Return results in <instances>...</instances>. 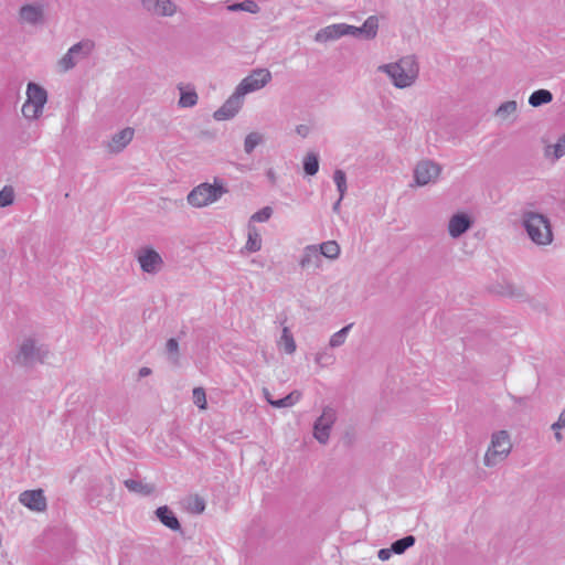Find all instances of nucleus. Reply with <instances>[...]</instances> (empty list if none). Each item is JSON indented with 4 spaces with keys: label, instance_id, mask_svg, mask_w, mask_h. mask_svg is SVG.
<instances>
[{
    "label": "nucleus",
    "instance_id": "9b49d317",
    "mask_svg": "<svg viewBox=\"0 0 565 565\" xmlns=\"http://www.w3.org/2000/svg\"><path fill=\"white\" fill-rule=\"evenodd\" d=\"M137 260L143 273L157 274L160 271L163 259L152 247L146 246L137 252Z\"/></svg>",
    "mask_w": 565,
    "mask_h": 565
},
{
    "label": "nucleus",
    "instance_id": "cd10ccee",
    "mask_svg": "<svg viewBox=\"0 0 565 565\" xmlns=\"http://www.w3.org/2000/svg\"><path fill=\"white\" fill-rule=\"evenodd\" d=\"M518 111V103L515 100H508L502 103L495 110V117L501 120H507L510 116L515 115Z\"/></svg>",
    "mask_w": 565,
    "mask_h": 565
},
{
    "label": "nucleus",
    "instance_id": "ddd939ff",
    "mask_svg": "<svg viewBox=\"0 0 565 565\" xmlns=\"http://www.w3.org/2000/svg\"><path fill=\"white\" fill-rule=\"evenodd\" d=\"M347 35L354 38H363L365 40H373L377 35L379 19L376 15H370L361 26L347 24Z\"/></svg>",
    "mask_w": 565,
    "mask_h": 565
},
{
    "label": "nucleus",
    "instance_id": "2f4dec72",
    "mask_svg": "<svg viewBox=\"0 0 565 565\" xmlns=\"http://www.w3.org/2000/svg\"><path fill=\"white\" fill-rule=\"evenodd\" d=\"M416 542L415 536L406 535L402 539L394 541L391 548L394 554H403L407 548L412 547Z\"/></svg>",
    "mask_w": 565,
    "mask_h": 565
},
{
    "label": "nucleus",
    "instance_id": "6e6552de",
    "mask_svg": "<svg viewBox=\"0 0 565 565\" xmlns=\"http://www.w3.org/2000/svg\"><path fill=\"white\" fill-rule=\"evenodd\" d=\"M271 78L273 76L269 70L255 68L249 73V75L241 81L235 89L237 90V95L245 96L246 94L265 87L271 81Z\"/></svg>",
    "mask_w": 565,
    "mask_h": 565
},
{
    "label": "nucleus",
    "instance_id": "dca6fc26",
    "mask_svg": "<svg viewBox=\"0 0 565 565\" xmlns=\"http://www.w3.org/2000/svg\"><path fill=\"white\" fill-rule=\"evenodd\" d=\"M142 8L158 17H172L177 12V4L172 0H139Z\"/></svg>",
    "mask_w": 565,
    "mask_h": 565
},
{
    "label": "nucleus",
    "instance_id": "c9c22d12",
    "mask_svg": "<svg viewBox=\"0 0 565 565\" xmlns=\"http://www.w3.org/2000/svg\"><path fill=\"white\" fill-rule=\"evenodd\" d=\"M333 181L339 191L340 200H342L347 192V175H345L344 171L337 169L333 173Z\"/></svg>",
    "mask_w": 565,
    "mask_h": 565
},
{
    "label": "nucleus",
    "instance_id": "b1692460",
    "mask_svg": "<svg viewBox=\"0 0 565 565\" xmlns=\"http://www.w3.org/2000/svg\"><path fill=\"white\" fill-rule=\"evenodd\" d=\"M301 398V393L297 390L290 392L288 395H286L282 398L279 399H268V404L271 405L275 408H285V407H291L297 402H299Z\"/></svg>",
    "mask_w": 565,
    "mask_h": 565
},
{
    "label": "nucleus",
    "instance_id": "f8f14e48",
    "mask_svg": "<svg viewBox=\"0 0 565 565\" xmlns=\"http://www.w3.org/2000/svg\"><path fill=\"white\" fill-rule=\"evenodd\" d=\"M243 97V95H237L235 89L225 103L214 111L213 118L218 121L232 119L242 108Z\"/></svg>",
    "mask_w": 565,
    "mask_h": 565
},
{
    "label": "nucleus",
    "instance_id": "a211bd4d",
    "mask_svg": "<svg viewBox=\"0 0 565 565\" xmlns=\"http://www.w3.org/2000/svg\"><path fill=\"white\" fill-rule=\"evenodd\" d=\"M345 26V23H334L322 28L316 33L315 41L319 43H326L329 41L338 40L347 35Z\"/></svg>",
    "mask_w": 565,
    "mask_h": 565
},
{
    "label": "nucleus",
    "instance_id": "c03bdc74",
    "mask_svg": "<svg viewBox=\"0 0 565 565\" xmlns=\"http://www.w3.org/2000/svg\"><path fill=\"white\" fill-rule=\"evenodd\" d=\"M393 551L392 548H381L377 553V556L381 561H387L392 556Z\"/></svg>",
    "mask_w": 565,
    "mask_h": 565
},
{
    "label": "nucleus",
    "instance_id": "49530a36",
    "mask_svg": "<svg viewBox=\"0 0 565 565\" xmlns=\"http://www.w3.org/2000/svg\"><path fill=\"white\" fill-rule=\"evenodd\" d=\"M266 175L268 178V180L270 181L271 184H275L276 183V173L273 169H268L267 172H266Z\"/></svg>",
    "mask_w": 565,
    "mask_h": 565
},
{
    "label": "nucleus",
    "instance_id": "aec40b11",
    "mask_svg": "<svg viewBox=\"0 0 565 565\" xmlns=\"http://www.w3.org/2000/svg\"><path fill=\"white\" fill-rule=\"evenodd\" d=\"M132 137L134 129L129 127L120 130L119 132H116L108 143L109 151L114 153L122 151L127 147V145L132 140Z\"/></svg>",
    "mask_w": 565,
    "mask_h": 565
},
{
    "label": "nucleus",
    "instance_id": "4c0bfd02",
    "mask_svg": "<svg viewBox=\"0 0 565 565\" xmlns=\"http://www.w3.org/2000/svg\"><path fill=\"white\" fill-rule=\"evenodd\" d=\"M166 349L168 354L170 355V360L177 364L179 361V343L174 338H171L167 341Z\"/></svg>",
    "mask_w": 565,
    "mask_h": 565
},
{
    "label": "nucleus",
    "instance_id": "423d86ee",
    "mask_svg": "<svg viewBox=\"0 0 565 565\" xmlns=\"http://www.w3.org/2000/svg\"><path fill=\"white\" fill-rule=\"evenodd\" d=\"M512 448L510 436L507 430H499L492 434L491 444L484 455L483 462L487 467H494L503 461Z\"/></svg>",
    "mask_w": 565,
    "mask_h": 565
},
{
    "label": "nucleus",
    "instance_id": "1a4fd4ad",
    "mask_svg": "<svg viewBox=\"0 0 565 565\" xmlns=\"http://www.w3.org/2000/svg\"><path fill=\"white\" fill-rule=\"evenodd\" d=\"M337 419V412L330 406H326L320 417L313 424V437L320 444H327L330 437V430Z\"/></svg>",
    "mask_w": 565,
    "mask_h": 565
},
{
    "label": "nucleus",
    "instance_id": "a19ab883",
    "mask_svg": "<svg viewBox=\"0 0 565 565\" xmlns=\"http://www.w3.org/2000/svg\"><path fill=\"white\" fill-rule=\"evenodd\" d=\"M334 361L333 354L329 352H320L316 355V362L322 366L332 364Z\"/></svg>",
    "mask_w": 565,
    "mask_h": 565
},
{
    "label": "nucleus",
    "instance_id": "a878e982",
    "mask_svg": "<svg viewBox=\"0 0 565 565\" xmlns=\"http://www.w3.org/2000/svg\"><path fill=\"white\" fill-rule=\"evenodd\" d=\"M125 487L130 491L142 495H149L153 492L152 484L142 483L135 479H127L124 481Z\"/></svg>",
    "mask_w": 565,
    "mask_h": 565
},
{
    "label": "nucleus",
    "instance_id": "20e7f679",
    "mask_svg": "<svg viewBox=\"0 0 565 565\" xmlns=\"http://www.w3.org/2000/svg\"><path fill=\"white\" fill-rule=\"evenodd\" d=\"M49 353V349L45 345H38L34 339L28 338L20 344L12 361L18 365L29 367L35 363H43L47 359Z\"/></svg>",
    "mask_w": 565,
    "mask_h": 565
},
{
    "label": "nucleus",
    "instance_id": "f704fd0d",
    "mask_svg": "<svg viewBox=\"0 0 565 565\" xmlns=\"http://www.w3.org/2000/svg\"><path fill=\"white\" fill-rule=\"evenodd\" d=\"M263 142V136L259 132H250L245 137L244 150L246 153H252L254 149Z\"/></svg>",
    "mask_w": 565,
    "mask_h": 565
},
{
    "label": "nucleus",
    "instance_id": "09e8293b",
    "mask_svg": "<svg viewBox=\"0 0 565 565\" xmlns=\"http://www.w3.org/2000/svg\"><path fill=\"white\" fill-rule=\"evenodd\" d=\"M263 393H264V396H265L267 402H268V399H273L268 388L264 387L263 388Z\"/></svg>",
    "mask_w": 565,
    "mask_h": 565
},
{
    "label": "nucleus",
    "instance_id": "3c124183",
    "mask_svg": "<svg viewBox=\"0 0 565 565\" xmlns=\"http://www.w3.org/2000/svg\"><path fill=\"white\" fill-rule=\"evenodd\" d=\"M555 439L557 441H562L563 440V435L559 431H557V430H555Z\"/></svg>",
    "mask_w": 565,
    "mask_h": 565
},
{
    "label": "nucleus",
    "instance_id": "4468645a",
    "mask_svg": "<svg viewBox=\"0 0 565 565\" xmlns=\"http://www.w3.org/2000/svg\"><path fill=\"white\" fill-rule=\"evenodd\" d=\"M19 501L32 511L43 512L46 510L47 503L42 489L25 490L20 493Z\"/></svg>",
    "mask_w": 565,
    "mask_h": 565
},
{
    "label": "nucleus",
    "instance_id": "473e14b6",
    "mask_svg": "<svg viewBox=\"0 0 565 565\" xmlns=\"http://www.w3.org/2000/svg\"><path fill=\"white\" fill-rule=\"evenodd\" d=\"M230 11H245L249 13H257L259 11V6L253 0H245L242 2H235L228 6Z\"/></svg>",
    "mask_w": 565,
    "mask_h": 565
},
{
    "label": "nucleus",
    "instance_id": "9d476101",
    "mask_svg": "<svg viewBox=\"0 0 565 565\" xmlns=\"http://www.w3.org/2000/svg\"><path fill=\"white\" fill-rule=\"evenodd\" d=\"M441 168L431 160L419 161L414 169V181L416 185L424 186L434 182L440 174Z\"/></svg>",
    "mask_w": 565,
    "mask_h": 565
},
{
    "label": "nucleus",
    "instance_id": "bb28decb",
    "mask_svg": "<svg viewBox=\"0 0 565 565\" xmlns=\"http://www.w3.org/2000/svg\"><path fill=\"white\" fill-rule=\"evenodd\" d=\"M302 167L307 175H316L319 171V156L315 152H308L303 158Z\"/></svg>",
    "mask_w": 565,
    "mask_h": 565
},
{
    "label": "nucleus",
    "instance_id": "393cba45",
    "mask_svg": "<svg viewBox=\"0 0 565 565\" xmlns=\"http://www.w3.org/2000/svg\"><path fill=\"white\" fill-rule=\"evenodd\" d=\"M262 248V237L254 225H248V235L245 249L249 253L258 252Z\"/></svg>",
    "mask_w": 565,
    "mask_h": 565
},
{
    "label": "nucleus",
    "instance_id": "58836bf2",
    "mask_svg": "<svg viewBox=\"0 0 565 565\" xmlns=\"http://www.w3.org/2000/svg\"><path fill=\"white\" fill-rule=\"evenodd\" d=\"M192 397H193V402L194 404L200 408V409H205L206 408V394H205V391L204 388L202 387H195L192 392Z\"/></svg>",
    "mask_w": 565,
    "mask_h": 565
},
{
    "label": "nucleus",
    "instance_id": "8fccbe9b",
    "mask_svg": "<svg viewBox=\"0 0 565 565\" xmlns=\"http://www.w3.org/2000/svg\"><path fill=\"white\" fill-rule=\"evenodd\" d=\"M342 200H340V198L338 199V201L333 204L332 206V210L334 212H338L339 211V207H340V203H341Z\"/></svg>",
    "mask_w": 565,
    "mask_h": 565
},
{
    "label": "nucleus",
    "instance_id": "c756f323",
    "mask_svg": "<svg viewBox=\"0 0 565 565\" xmlns=\"http://www.w3.org/2000/svg\"><path fill=\"white\" fill-rule=\"evenodd\" d=\"M278 344L282 347L284 351L288 354H292L296 351V342L288 327L282 328Z\"/></svg>",
    "mask_w": 565,
    "mask_h": 565
},
{
    "label": "nucleus",
    "instance_id": "79ce46f5",
    "mask_svg": "<svg viewBox=\"0 0 565 565\" xmlns=\"http://www.w3.org/2000/svg\"><path fill=\"white\" fill-rule=\"evenodd\" d=\"M205 509V502L202 498L195 497L193 500V504L191 505L192 512L202 513Z\"/></svg>",
    "mask_w": 565,
    "mask_h": 565
},
{
    "label": "nucleus",
    "instance_id": "7ed1b4c3",
    "mask_svg": "<svg viewBox=\"0 0 565 565\" xmlns=\"http://www.w3.org/2000/svg\"><path fill=\"white\" fill-rule=\"evenodd\" d=\"M227 191L224 182L218 178H214L213 184L204 182L191 190L186 200L194 207H203L220 200Z\"/></svg>",
    "mask_w": 565,
    "mask_h": 565
},
{
    "label": "nucleus",
    "instance_id": "412c9836",
    "mask_svg": "<svg viewBox=\"0 0 565 565\" xmlns=\"http://www.w3.org/2000/svg\"><path fill=\"white\" fill-rule=\"evenodd\" d=\"M157 519L168 529L172 531H181V524L175 513L168 507L162 505L154 511Z\"/></svg>",
    "mask_w": 565,
    "mask_h": 565
},
{
    "label": "nucleus",
    "instance_id": "39448f33",
    "mask_svg": "<svg viewBox=\"0 0 565 565\" xmlns=\"http://www.w3.org/2000/svg\"><path fill=\"white\" fill-rule=\"evenodd\" d=\"M47 102V92L41 85L30 82L26 86V100L22 114L26 119H38Z\"/></svg>",
    "mask_w": 565,
    "mask_h": 565
},
{
    "label": "nucleus",
    "instance_id": "f3484780",
    "mask_svg": "<svg viewBox=\"0 0 565 565\" xmlns=\"http://www.w3.org/2000/svg\"><path fill=\"white\" fill-rule=\"evenodd\" d=\"M19 20L29 25L44 22V7L40 3L24 4L19 10Z\"/></svg>",
    "mask_w": 565,
    "mask_h": 565
},
{
    "label": "nucleus",
    "instance_id": "a18cd8bd",
    "mask_svg": "<svg viewBox=\"0 0 565 565\" xmlns=\"http://www.w3.org/2000/svg\"><path fill=\"white\" fill-rule=\"evenodd\" d=\"M296 132L299 136H301L302 138H306L310 132V128H309V126L301 124V125L296 126Z\"/></svg>",
    "mask_w": 565,
    "mask_h": 565
},
{
    "label": "nucleus",
    "instance_id": "de8ad7c7",
    "mask_svg": "<svg viewBox=\"0 0 565 565\" xmlns=\"http://www.w3.org/2000/svg\"><path fill=\"white\" fill-rule=\"evenodd\" d=\"M150 372H151V371H150V369H148V367H141V369H140V371H139V375H140V376H147V375H149V374H150Z\"/></svg>",
    "mask_w": 565,
    "mask_h": 565
},
{
    "label": "nucleus",
    "instance_id": "6ab92c4d",
    "mask_svg": "<svg viewBox=\"0 0 565 565\" xmlns=\"http://www.w3.org/2000/svg\"><path fill=\"white\" fill-rule=\"evenodd\" d=\"M322 264L321 253L317 245H308L303 248L299 266L302 269H319Z\"/></svg>",
    "mask_w": 565,
    "mask_h": 565
},
{
    "label": "nucleus",
    "instance_id": "ea45409f",
    "mask_svg": "<svg viewBox=\"0 0 565 565\" xmlns=\"http://www.w3.org/2000/svg\"><path fill=\"white\" fill-rule=\"evenodd\" d=\"M271 214H273V209L269 206H265V207L260 209L259 211H257L256 213H254L250 217V221L252 222H266L270 218Z\"/></svg>",
    "mask_w": 565,
    "mask_h": 565
},
{
    "label": "nucleus",
    "instance_id": "f03ea898",
    "mask_svg": "<svg viewBox=\"0 0 565 565\" xmlns=\"http://www.w3.org/2000/svg\"><path fill=\"white\" fill-rule=\"evenodd\" d=\"M379 71L388 75L397 88L413 85L418 76V64L413 55L404 56L396 63L379 66Z\"/></svg>",
    "mask_w": 565,
    "mask_h": 565
},
{
    "label": "nucleus",
    "instance_id": "4be33fe9",
    "mask_svg": "<svg viewBox=\"0 0 565 565\" xmlns=\"http://www.w3.org/2000/svg\"><path fill=\"white\" fill-rule=\"evenodd\" d=\"M553 100V94L548 89H536L529 97L530 106L536 108L550 104Z\"/></svg>",
    "mask_w": 565,
    "mask_h": 565
},
{
    "label": "nucleus",
    "instance_id": "5701e85b",
    "mask_svg": "<svg viewBox=\"0 0 565 565\" xmlns=\"http://www.w3.org/2000/svg\"><path fill=\"white\" fill-rule=\"evenodd\" d=\"M180 98L178 105L180 107H193L198 104V94L194 88H184L182 85H179Z\"/></svg>",
    "mask_w": 565,
    "mask_h": 565
},
{
    "label": "nucleus",
    "instance_id": "0eeeda50",
    "mask_svg": "<svg viewBox=\"0 0 565 565\" xmlns=\"http://www.w3.org/2000/svg\"><path fill=\"white\" fill-rule=\"evenodd\" d=\"M95 44L90 40H83L72 45L65 55L58 61L62 72L74 68L79 60L86 58L94 50Z\"/></svg>",
    "mask_w": 565,
    "mask_h": 565
},
{
    "label": "nucleus",
    "instance_id": "f257e3e1",
    "mask_svg": "<svg viewBox=\"0 0 565 565\" xmlns=\"http://www.w3.org/2000/svg\"><path fill=\"white\" fill-rule=\"evenodd\" d=\"M522 226L529 238L539 246H546L553 242V231L548 217L542 213L524 210L522 212Z\"/></svg>",
    "mask_w": 565,
    "mask_h": 565
},
{
    "label": "nucleus",
    "instance_id": "72a5a7b5",
    "mask_svg": "<svg viewBox=\"0 0 565 565\" xmlns=\"http://www.w3.org/2000/svg\"><path fill=\"white\" fill-rule=\"evenodd\" d=\"M352 326H353L352 323L347 324L345 327L340 329L338 332L332 334L330 338V341H329V345L331 348L341 347L345 342L347 335H348L350 329L352 328Z\"/></svg>",
    "mask_w": 565,
    "mask_h": 565
},
{
    "label": "nucleus",
    "instance_id": "2eb2a0df",
    "mask_svg": "<svg viewBox=\"0 0 565 565\" xmlns=\"http://www.w3.org/2000/svg\"><path fill=\"white\" fill-rule=\"evenodd\" d=\"M473 225V220L465 212L455 213L448 222V233L452 238H459Z\"/></svg>",
    "mask_w": 565,
    "mask_h": 565
},
{
    "label": "nucleus",
    "instance_id": "c85d7f7f",
    "mask_svg": "<svg viewBox=\"0 0 565 565\" xmlns=\"http://www.w3.org/2000/svg\"><path fill=\"white\" fill-rule=\"evenodd\" d=\"M321 257L324 256L329 259H335L340 255V246L335 241L323 242L318 246Z\"/></svg>",
    "mask_w": 565,
    "mask_h": 565
},
{
    "label": "nucleus",
    "instance_id": "37998d69",
    "mask_svg": "<svg viewBox=\"0 0 565 565\" xmlns=\"http://www.w3.org/2000/svg\"><path fill=\"white\" fill-rule=\"evenodd\" d=\"M565 427V408L558 416V419L552 425L553 430H558Z\"/></svg>",
    "mask_w": 565,
    "mask_h": 565
},
{
    "label": "nucleus",
    "instance_id": "7c9ffc66",
    "mask_svg": "<svg viewBox=\"0 0 565 565\" xmlns=\"http://www.w3.org/2000/svg\"><path fill=\"white\" fill-rule=\"evenodd\" d=\"M563 156H565V135L559 137L556 143L545 148V157H553L554 160H557Z\"/></svg>",
    "mask_w": 565,
    "mask_h": 565
},
{
    "label": "nucleus",
    "instance_id": "e433bc0d",
    "mask_svg": "<svg viewBox=\"0 0 565 565\" xmlns=\"http://www.w3.org/2000/svg\"><path fill=\"white\" fill-rule=\"evenodd\" d=\"M14 192L11 186H4L0 191V207L9 206L13 203Z\"/></svg>",
    "mask_w": 565,
    "mask_h": 565
}]
</instances>
